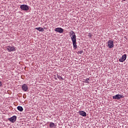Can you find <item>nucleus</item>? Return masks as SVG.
<instances>
[{
    "instance_id": "nucleus-19",
    "label": "nucleus",
    "mask_w": 128,
    "mask_h": 128,
    "mask_svg": "<svg viewBox=\"0 0 128 128\" xmlns=\"http://www.w3.org/2000/svg\"><path fill=\"white\" fill-rule=\"evenodd\" d=\"M123 0V2H126V0Z\"/></svg>"
},
{
    "instance_id": "nucleus-20",
    "label": "nucleus",
    "mask_w": 128,
    "mask_h": 128,
    "mask_svg": "<svg viewBox=\"0 0 128 128\" xmlns=\"http://www.w3.org/2000/svg\"><path fill=\"white\" fill-rule=\"evenodd\" d=\"M55 80H58L56 78H55Z\"/></svg>"
},
{
    "instance_id": "nucleus-8",
    "label": "nucleus",
    "mask_w": 128,
    "mask_h": 128,
    "mask_svg": "<svg viewBox=\"0 0 128 128\" xmlns=\"http://www.w3.org/2000/svg\"><path fill=\"white\" fill-rule=\"evenodd\" d=\"M54 32H59L60 34H62L64 32V29L62 28H57L54 29Z\"/></svg>"
},
{
    "instance_id": "nucleus-2",
    "label": "nucleus",
    "mask_w": 128,
    "mask_h": 128,
    "mask_svg": "<svg viewBox=\"0 0 128 128\" xmlns=\"http://www.w3.org/2000/svg\"><path fill=\"white\" fill-rule=\"evenodd\" d=\"M6 50L8 52H16V48L14 46H9L6 47Z\"/></svg>"
},
{
    "instance_id": "nucleus-14",
    "label": "nucleus",
    "mask_w": 128,
    "mask_h": 128,
    "mask_svg": "<svg viewBox=\"0 0 128 128\" xmlns=\"http://www.w3.org/2000/svg\"><path fill=\"white\" fill-rule=\"evenodd\" d=\"M17 110H18L19 112H22V110H24V108H22V106H18L17 107Z\"/></svg>"
},
{
    "instance_id": "nucleus-16",
    "label": "nucleus",
    "mask_w": 128,
    "mask_h": 128,
    "mask_svg": "<svg viewBox=\"0 0 128 128\" xmlns=\"http://www.w3.org/2000/svg\"><path fill=\"white\" fill-rule=\"evenodd\" d=\"M88 38H92V34H91L90 33H88Z\"/></svg>"
},
{
    "instance_id": "nucleus-7",
    "label": "nucleus",
    "mask_w": 128,
    "mask_h": 128,
    "mask_svg": "<svg viewBox=\"0 0 128 128\" xmlns=\"http://www.w3.org/2000/svg\"><path fill=\"white\" fill-rule=\"evenodd\" d=\"M22 88L23 92H28V86L26 84H24L22 85Z\"/></svg>"
},
{
    "instance_id": "nucleus-9",
    "label": "nucleus",
    "mask_w": 128,
    "mask_h": 128,
    "mask_svg": "<svg viewBox=\"0 0 128 128\" xmlns=\"http://www.w3.org/2000/svg\"><path fill=\"white\" fill-rule=\"evenodd\" d=\"M126 60V54H124L121 58H119V61L120 62H124V60Z\"/></svg>"
},
{
    "instance_id": "nucleus-5",
    "label": "nucleus",
    "mask_w": 128,
    "mask_h": 128,
    "mask_svg": "<svg viewBox=\"0 0 128 128\" xmlns=\"http://www.w3.org/2000/svg\"><path fill=\"white\" fill-rule=\"evenodd\" d=\"M107 46H108L109 48H112L114 46V42L112 40H108L107 42Z\"/></svg>"
},
{
    "instance_id": "nucleus-10",
    "label": "nucleus",
    "mask_w": 128,
    "mask_h": 128,
    "mask_svg": "<svg viewBox=\"0 0 128 128\" xmlns=\"http://www.w3.org/2000/svg\"><path fill=\"white\" fill-rule=\"evenodd\" d=\"M78 114H79L82 116H86V112L84 111H79L78 112Z\"/></svg>"
},
{
    "instance_id": "nucleus-18",
    "label": "nucleus",
    "mask_w": 128,
    "mask_h": 128,
    "mask_svg": "<svg viewBox=\"0 0 128 128\" xmlns=\"http://www.w3.org/2000/svg\"><path fill=\"white\" fill-rule=\"evenodd\" d=\"M2 86V83L0 81V88Z\"/></svg>"
},
{
    "instance_id": "nucleus-1",
    "label": "nucleus",
    "mask_w": 128,
    "mask_h": 128,
    "mask_svg": "<svg viewBox=\"0 0 128 128\" xmlns=\"http://www.w3.org/2000/svg\"><path fill=\"white\" fill-rule=\"evenodd\" d=\"M70 36L72 40L73 48L74 50L78 48V45H76V36L74 31L70 32Z\"/></svg>"
},
{
    "instance_id": "nucleus-11",
    "label": "nucleus",
    "mask_w": 128,
    "mask_h": 128,
    "mask_svg": "<svg viewBox=\"0 0 128 128\" xmlns=\"http://www.w3.org/2000/svg\"><path fill=\"white\" fill-rule=\"evenodd\" d=\"M49 126L50 128H56V124L53 122H50Z\"/></svg>"
},
{
    "instance_id": "nucleus-15",
    "label": "nucleus",
    "mask_w": 128,
    "mask_h": 128,
    "mask_svg": "<svg viewBox=\"0 0 128 128\" xmlns=\"http://www.w3.org/2000/svg\"><path fill=\"white\" fill-rule=\"evenodd\" d=\"M88 80H90V78H87L84 81V82L85 84H90V82H88Z\"/></svg>"
},
{
    "instance_id": "nucleus-17",
    "label": "nucleus",
    "mask_w": 128,
    "mask_h": 128,
    "mask_svg": "<svg viewBox=\"0 0 128 128\" xmlns=\"http://www.w3.org/2000/svg\"><path fill=\"white\" fill-rule=\"evenodd\" d=\"M82 52H84L82 50H80L78 52V54H82Z\"/></svg>"
},
{
    "instance_id": "nucleus-13",
    "label": "nucleus",
    "mask_w": 128,
    "mask_h": 128,
    "mask_svg": "<svg viewBox=\"0 0 128 128\" xmlns=\"http://www.w3.org/2000/svg\"><path fill=\"white\" fill-rule=\"evenodd\" d=\"M35 29L37 30H38V32H44V30L42 27L36 28Z\"/></svg>"
},
{
    "instance_id": "nucleus-4",
    "label": "nucleus",
    "mask_w": 128,
    "mask_h": 128,
    "mask_svg": "<svg viewBox=\"0 0 128 128\" xmlns=\"http://www.w3.org/2000/svg\"><path fill=\"white\" fill-rule=\"evenodd\" d=\"M124 98V96L122 94H116V96H113L112 98L113 100H120V98Z\"/></svg>"
},
{
    "instance_id": "nucleus-3",
    "label": "nucleus",
    "mask_w": 128,
    "mask_h": 128,
    "mask_svg": "<svg viewBox=\"0 0 128 128\" xmlns=\"http://www.w3.org/2000/svg\"><path fill=\"white\" fill-rule=\"evenodd\" d=\"M20 8L22 10H25L26 12L30 10V6L26 4H22L20 5Z\"/></svg>"
},
{
    "instance_id": "nucleus-6",
    "label": "nucleus",
    "mask_w": 128,
    "mask_h": 128,
    "mask_svg": "<svg viewBox=\"0 0 128 128\" xmlns=\"http://www.w3.org/2000/svg\"><path fill=\"white\" fill-rule=\"evenodd\" d=\"M16 116H14L12 117L8 118V120L14 124V122H16Z\"/></svg>"
},
{
    "instance_id": "nucleus-12",
    "label": "nucleus",
    "mask_w": 128,
    "mask_h": 128,
    "mask_svg": "<svg viewBox=\"0 0 128 128\" xmlns=\"http://www.w3.org/2000/svg\"><path fill=\"white\" fill-rule=\"evenodd\" d=\"M62 74L60 73H58L57 74V78L60 80H64V78L62 77Z\"/></svg>"
}]
</instances>
